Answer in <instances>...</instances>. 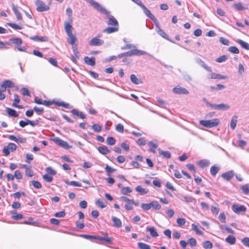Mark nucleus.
<instances>
[{
    "label": "nucleus",
    "mask_w": 249,
    "mask_h": 249,
    "mask_svg": "<svg viewBox=\"0 0 249 249\" xmlns=\"http://www.w3.org/2000/svg\"><path fill=\"white\" fill-rule=\"evenodd\" d=\"M134 3L137 4L138 5L140 6L143 11L144 13L151 20H152L155 23L158 24V20L155 18V17L151 14V12L149 10H148L144 5L142 2V1L140 0H131Z\"/></svg>",
    "instance_id": "nucleus-1"
},
{
    "label": "nucleus",
    "mask_w": 249,
    "mask_h": 249,
    "mask_svg": "<svg viewBox=\"0 0 249 249\" xmlns=\"http://www.w3.org/2000/svg\"><path fill=\"white\" fill-rule=\"evenodd\" d=\"M219 122L218 119H214L209 120H200L199 124L206 127L212 128L218 125Z\"/></svg>",
    "instance_id": "nucleus-2"
},
{
    "label": "nucleus",
    "mask_w": 249,
    "mask_h": 249,
    "mask_svg": "<svg viewBox=\"0 0 249 249\" xmlns=\"http://www.w3.org/2000/svg\"><path fill=\"white\" fill-rule=\"evenodd\" d=\"M209 106L213 109L219 110H227L230 108L229 105L223 103L220 104H209Z\"/></svg>",
    "instance_id": "nucleus-3"
},
{
    "label": "nucleus",
    "mask_w": 249,
    "mask_h": 249,
    "mask_svg": "<svg viewBox=\"0 0 249 249\" xmlns=\"http://www.w3.org/2000/svg\"><path fill=\"white\" fill-rule=\"evenodd\" d=\"M100 37L101 35H98L91 39L89 42V45L96 46L102 45L104 43V41L100 39Z\"/></svg>",
    "instance_id": "nucleus-4"
},
{
    "label": "nucleus",
    "mask_w": 249,
    "mask_h": 249,
    "mask_svg": "<svg viewBox=\"0 0 249 249\" xmlns=\"http://www.w3.org/2000/svg\"><path fill=\"white\" fill-rule=\"evenodd\" d=\"M37 6L36 10L39 12L46 11L49 9V6L40 0H37L36 2Z\"/></svg>",
    "instance_id": "nucleus-5"
},
{
    "label": "nucleus",
    "mask_w": 249,
    "mask_h": 249,
    "mask_svg": "<svg viewBox=\"0 0 249 249\" xmlns=\"http://www.w3.org/2000/svg\"><path fill=\"white\" fill-rule=\"evenodd\" d=\"M172 91L174 93L177 94H188L189 91L185 88L181 87H176L173 89Z\"/></svg>",
    "instance_id": "nucleus-6"
},
{
    "label": "nucleus",
    "mask_w": 249,
    "mask_h": 249,
    "mask_svg": "<svg viewBox=\"0 0 249 249\" xmlns=\"http://www.w3.org/2000/svg\"><path fill=\"white\" fill-rule=\"evenodd\" d=\"M52 141L56 144L64 148H68L69 147V144L65 141L59 139V138H54Z\"/></svg>",
    "instance_id": "nucleus-7"
},
{
    "label": "nucleus",
    "mask_w": 249,
    "mask_h": 249,
    "mask_svg": "<svg viewBox=\"0 0 249 249\" xmlns=\"http://www.w3.org/2000/svg\"><path fill=\"white\" fill-rule=\"evenodd\" d=\"M12 9L18 20L21 21L22 20V17L21 13L19 12V8L18 6L12 3L11 5Z\"/></svg>",
    "instance_id": "nucleus-8"
},
{
    "label": "nucleus",
    "mask_w": 249,
    "mask_h": 249,
    "mask_svg": "<svg viewBox=\"0 0 249 249\" xmlns=\"http://www.w3.org/2000/svg\"><path fill=\"white\" fill-rule=\"evenodd\" d=\"M232 209L235 213H240L241 212H245L246 211V208L243 205H239L238 204H233Z\"/></svg>",
    "instance_id": "nucleus-9"
},
{
    "label": "nucleus",
    "mask_w": 249,
    "mask_h": 249,
    "mask_svg": "<svg viewBox=\"0 0 249 249\" xmlns=\"http://www.w3.org/2000/svg\"><path fill=\"white\" fill-rule=\"evenodd\" d=\"M107 23L108 25H112L114 26H118V21L115 19V18L110 15V13L109 15H107Z\"/></svg>",
    "instance_id": "nucleus-10"
},
{
    "label": "nucleus",
    "mask_w": 249,
    "mask_h": 249,
    "mask_svg": "<svg viewBox=\"0 0 249 249\" xmlns=\"http://www.w3.org/2000/svg\"><path fill=\"white\" fill-rule=\"evenodd\" d=\"M8 138L9 140L11 141H15L16 142L20 143H25L26 142V138H22V137H18L17 138L14 135H9L8 136Z\"/></svg>",
    "instance_id": "nucleus-11"
},
{
    "label": "nucleus",
    "mask_w": 249,
    "mask_h": 249,
    "mask_svg": "<svg viewBox=\"0 0 249 249\" xmlns=\"http://www.w3.org/2000/svg\"><path fill=\"white\" fill-rule=\"evenodd\" d=\"M93 7L96 9L99 12L103 13L106 15H109V12L107 11L104 7H103L100 3L96 2Z\"/></svg>",
    "instance_id": "nucleus-12"
},
{
    "label": "nucleus",
    "mask_w": 249,
    "mask_h": 249,
    "mask_svg": "<svg viewBox=\"0 0 249 249\" xmlns=\"http://www.w3.org/2000/svg\"><path fill=\"white\" fill-rule=\"evenodd\" d=\"M234 172L232 170H231L223 173L221 177L226 180H230L234 177Z\"/></svg>",
    "instance_id": "nucleus-13"
},
{
    "label": "nucleus",
    "mask_w": 249,
    "mask_h": 249,
    "mask_svg": "<svg viewBox=\"0 0 249 249\" xmlns=\"http://www.w3.org/2000/svg\"><path fill=\"white\" fill-rule=\"evenodd\" d=\"M102 234L105 235V236L100 237L98 236H95V239L99 240L100 241H105L109 243L111 242L112 239L110 237H108L107 234V233L102 232Z\"/></svg>",
    "instance_id": "nucleus-14"
},
{
    "label": "nucleus",
    "mask_w": 249,
    "mask_h": 249,
    "mask_svg": "<svg viewBox=\"0 0 249 249\" xmlns=\"http://www.w3.org/2000/svg\"><path fill=\"white\" fill-rule=\"evenodd\" d=\"M196 63L203 67L204 69L208 71H212V69L211 67H209L207 64L205 63V62L202 61L200 58H197L196 60Z\"/></svg>",
    "instance_id": "nucleus-15"
},
{
    "label": "nucleus",
    "mask_w": 249,
    "mask_h": 249,
    "mask_svg": "<svg viewBox=\"0 0 249 249\" xmlns=\"http://www.w3.org/2000/svg\"><path fill=\"white\" fill-rule=\"evenodd\" d=\"M232 7L236 11L245 10L248 9V7L246 6H244L240 2L233 4Z\"/></svg>",
    "instance_id": "nucleus-16"
},
{
    "label": "nucleus",
    "mask_w": 249,
    "mask_h": 249,
    "mask_svg": "<svg viewBox=\"0 0 249 249\" xmlns=\"http://www.w3.org/2000/svg\"><path fill=\"white\" fill-rule=\"evenodd\" d=\"M64 28L67 35H70V34H72V30L73 28L69 23L65 22Z\"/></svg>",
    "instance_id": "nucleus-17"
},
{
    "label": "nucleus",
    "mask_w": 249,
    "mask_h": 249,
    "mask_svg": "<svg viewBox=\"0 0 249 249\" xmlns=\"http://www.w3.org/2000/svg\"><path fill=\"white\" fill-rule=\"evenodd\" d=\"M119 30L118 26H114V27H108L105 29L103 31L104 33H106L107 34H111L114 32H117Z\"/></svg>",
    "instance_id": "nucleus-18"
},
{
    "label": "nucleus",
    "mask_w": 249,
    "mask_h": 249,
    "mask_svg": "<svg viewBox=\"0 0 249 249\" xmlns=\"http://www.w3.org/2000/svg\"><path fill=\"white\" fill-rule=\"evenodd\" d=\"M155 24L157 27V33L164 38L168 39V36L162 29H161L160 28L159 25V22L158 21V24L157 23H155Z\"/></svg>",
    "instance_id": "nucleus-19"
},
{
    "label": "nucleus",
    "mask_w": 249,
    "mask_h": 249,
    "mask_svg": "<svg viewBox=\"0 0 249 249\" xmlns=\"http://www.w3.org/2000/svg\"><path fill=\"white\" fill-rule=\"evenodd\" d=\"M210 78L211 79H226L228 76L222 75L218 73H212L210 74Z\"/></svg>",
    "instance_id": "nucleus-20"
},
{
    "label": "nucleus",
    "mask_w": 249,
    "mask_h": 249,
    "mask_svg": "<svg viewBox=\"0 0 249 249\" xmlns=\"http://www.w3.org/2000/svg\"><path fill=\"white\" fill-rule=\"evenodd\" d=\"M210 164V161L207 160H202L197 162V164L201 168H204L208 166Z\"/></svg>",
    "instance_id": "nucleus-21"
},
{
    "label": "nucleus",
    "mask_w": 249,
    "mask_h": 249,
    "mask_svg": "<svg viewBox=\"0 0 249 249\" xmlns=\"http://www.w3.org/2000/svg\"><path fill=\"white\" fill-rule=\"evenodd\" d=\"M84 61L86 63L91 66H93L95 64V60L94 57L89 58L88 56H85L84 57Z\"/></svg>",
    "instance_id": "nucleus-22"
},
{
    "label": "nucleus",
    "mask_w": 249,
    "mask_h": 249,
    "mask_svg": "<svg viewBox=\"0 0 249 249\" xmlns=\"http://www.w3.org/2000/svg\"><path fill=\"white\" fill-rule=\"evenodd\" d=\"M112 220L113 222L114 226L117 228H120L122 226V222L118 218L115 216H112Z\"/></svg>",
    "instance_id": "nucleus-23"
},
{
    "label": "nucleus",
    "mask_w": 249,
    "mask_h": 249,
    "mask_svg": "<svg viewBox=\"0 0 249 249\" xmlns=\"http://www.w3.org/2000/svg\"><path fill=\"white\" fill-rule=\"evenodd\" d=\"M98 150L99 152L103 155H107L110 153V150L106 146H99Z\"/></svg>",
    "instance_id": "nucleus-24"
},
{
    "label": "nucleus",
    "mask_w": 249,
    "mask_h": 249,
    "mask_svg": "<svg viewBox=\"0 0 249 249\" xmlns=\"http://www.w3.org/2000/svg\"><path fill=\"white\" fill-rule=\"evenodd\" d=\"M130 80L133 84L136 85H138L142 83V81L138 78L137 76L134 74L130 75Z\"/></svg>",
    "instance_id": "nucleus-25"
},
{
    "label": "nucleus",
    "mask_w": 249,
    "mask_h": 249,
    "mask_svg": "<svg viewBox=\"0 0 249 249\" xmlns=\"http://www.w3.org/2000/svg\"><path fill=\"white\" fill-rule=\"evenodd\" d=\"M68 38L67 39V42L71 45H73L75 41L76 40V38L73 34H70L68 35Z\"/></svg>",
    "instance_id": "nucleus-26"
},
{
    "label": "nucleus",
    "mask_w": 249,
    "mask_h": 249,
    "mask_svg": "<svg viewBox=\"0 0 249 249\" xmlns=\"http://www.w3.org/2000/svg\"><path fill=\"white\" fill-rule=\"evenodd\" d=\"M146 231L150 232V235L153 237L159 236L158 232L154 227H147Z\"/></svg>",
    "instance_id": "nucleus-27"
},
{
    "label": "nucleus",
    "mask_w": 249,
    "mask_h": 249,
    "mask_svg": "<svg viewBox=\"0 0 249 249\" xmlns=\"http://www.w3.org/2000/svg\"><path fill=\"white\" fill-rule=\"evenodd\" d=\"M6 110H7V112L8 114L10 116L17 117L18 116V115L16 111L14 109L7 107Z\"/></svg>",
    "instance_id": "nucleus-28"
},
{
    "label": "nucleus",
    "mask_w": 249,
    "mask_h": 249,
    "mask_svg": "<svg viewBox=\"0 0 249 249\" xmlns=\"http://www.w3.org/2000/svg\"><path fill=\"white\" fill-rule=\"evenodd\" d=\"M225 241L230 244L231 245H233L235 244L236 242V238L234 236L232 235H229L225 239Z\"/></svg>",
    "instance_id": "nucleus-29"
},
{
    "label": "nucleus",
    "mask_w": 249,
    "mask_h": 249,
    "mask_svg": "<svg viewBox=\"0 0 249 249\" xmlns=\"http://www.w3.org/2000/svg\"><path fill=\"white\" fill-rule=\"evenodd\" d=\"M71 112L73 114V115H76L77 116H78L79 117H80V118L81 119H84L85 118V114L82 112H79L76 109H73L71 110Z\"/></svg>",
    "instance_id": "nucleus-30"
},
{
    "label": "nucleus",
    "mask_w": 249,
    "mask_h": 249,
    "mask_svg": "<svg viewBox=\"0 0 249 249\" xmlns=\"http://www.w3.org/2000/svg\"><path fill=\"white\" fill-rule=\"evenodd\" d=\"M237 122V117L235 116H233L230 124V127L232 130H234L235 128Z\"/></svg>",
    "instance_id": "nucleus-31"
},
{
    "label": "nucleus",
    "mask_w": 249,
    "mask_h": 249,
    "mask_svg": "<svg viewBox=\"0 0 249 249\" xmlns=\"http://www.w3.org/2000/svg\"><path fill=\"white\" fill-rule=\"evenodd\" d=\"M31 39L36 41H46L47 40V37L46 36H35L31 37Z\"/></svg>",
    "instance_id": "nucleus-32"
},
{
    "label": "nucleus",
    "mask_w": 249,
    "mask_h": 249,
    "mask_svg": "<svg viewBox=\"0 0 249 249\" xmlns=\"http://www.w3.org/2000/svg\"><path fill=\"white\" fill-rule=\"evenodd\" d=\"M22 40L19 38H13L9 39V43L12 42L17 45L19 46L22 43Z\"/></svg>",
    "instance_id": "nucleus-33"
},
{
    "label": "nucleus",
    "mask_w": 249,
    "mask_h": 249,
    "mask_svg": "<svg viewBox=\"0 0 249 249\" xmlns=\"http://www.w3.org/2000/svg\"><path fill=\"white\" fill-rule=\"evenodd\" d=\"M158 151L159 154L163 156L164 158L169 159L171 157V154L168 151H163L160 149H159Z\"/></svg>",
    "instance_id": "nucleus-34"
},
{
    "label": "nucleus",
    "mask_w": 249,
    "mask_h": 249,
    "mask_svg": "<svg viewBox=\"0 0 249 249\" xmlns=\"http://www.w3.org/2000/svg\"><path fill=\"white\" fill-rule=\"evenodd\" d=\"M220 168L216 166H213L210 169V172L212 175L213 177L215 176L217 172L219 171Z\"/></svg>",
    "instance_id": "nucleus-35"
},
{
    "label": "nucleus",
    "mask_w": 249,
    "mask_h": 249,
    "mask_svg": "<svg viewBox=\"0 0 249 249\" xmlns=\"http://www.w3.org/2000/svg\"><path fill=\"white\" fill-rule=\"evenodd\" d=\"M136 190L137 192L140 193L141 195H144L148 193V190L139 185L136 187Z\"/></svg>",
    "instance_id": "nucleus-36"
},
{
    "label": "nucleus",
    "mask_w": 249,
    "mask_h": 249,
    "mask_svg": "<svg viewBox=\"0 0 249 249\" xmlns=\"http://www.w3.org/2000/svg\"><path fill=\"white\" fill-rule=\"evenodd\" d=\"M132 52L133 55H142L147 54L146 52L137 49L132 50Z\"/></svg>",
    "instance_id": "nucleus-37"
},
{
    "label": "nucleus",
    "mask_w": 249,
    "mask_h": 249,
    "mask_svg": "<svg viewBox=\"0 0 249 249\" xmlns=\"http://www.w3.org/2000/svg\"><path fill=\"white\" fill-rule=\"evenodd\" d=\"M237 42L243 48H244L245 49H246L247 50H249V43H248L241 39H238Z\"/></svg>",
    "instance_id": "nucleus-38"
},
{
    "label": "nucleus",
    "mask_w": 249,
    "mask_h": 249,
    "mask_svg": "<svg viewBox=\"0 0 249 249\" xmlns=\"http://www.w3.org/2000/svg\"><path fill=\"white\" fill-rule=\"evenodd\" d=\"M151 207L155 210H160L161 208L160 205L157 201H152L150 202Z\"/></svg>",
    "instance_id": "nucleus-39"
},
{
    "label": "nucleus",
    "mask_w": 249,
    "mask_h": 249,
    "mask_svg": "<svg viewBox=\"0 0 249 249\" xmlns=\"http://www.w3.org/2000/svg\"><path fill=\"white\" fill-rule=\"evenodd\" d=\"M192 229L196 231V233L198 235H202L203 232L200 230L199 227L195 224H192Z\"/></svg>",
    "instance_id": "nucleus-40"
},
{
    "label": "nucleus",
    "mask_w": 249,
    "mask_h": 249,
    "mask_svg": "<svg viewBox=\"0 0 249 249\" xmlns=\"http://www.w3.org/2000/svg\"><path fill=\"white\" fill-rule=\"evenodd\" d=\"M132 190L129 187H122L121 189V193L123 195H127L128 193H131Z\"/></svg>",
    "instance_id": "nucleus-41"
},
{
    "label": "nucleus",
    "mask_w": 249,
    "mask_h": 249,
    "mask_svg": "<svg viewBox=\"0 0 249 249\" xmlns=\"http://www.w3.org/2000/svg\"><path fill=\"white\" fill-rule=\"evenodd\" d=\"M102 126L99 124H96L92 126V129L96 132H100L102 130Z\"/></svg>",
    "instance_id": "nucleus-42"
},
{
    "label": "nucleus",
    "mask_w": 249,
    "mask_h": 249,
    "mask_svg": "<svg viewBox=\"0 0 249 249\" xmlns=\"http://www.w3.org/2000/svg\"><path fill=\"white\" fill-rule=\"evenodd\" d=\"M107 202L105 201H103L101 199H98L96 204L101 208H104L107 206Z\"/></svg>",
    "instance_id": "nucleus-43"
},
{
    "label": "nucleus",
    "mask_w": 249,
    "mask_h": 249,
    "mask_svg": "<svg viewBox=\"0 0 249 249\" xmlns=\"http://www.w3.org/2000/svg\"><path fill=\"white\" fill-rule=\"evenodd\" d=\"M7 147L10 152H12L16 150L17 146L15 143L11 142L8 144Z\"/></svg>",
    "instance_id": "nucleus-44"
},
{
    "label": "nucleus",
    "mask_w": 249,
    "mask_h": 249,
    "mask_svg": "<svg viewBox=\"0 0 249 249\" xmlns=\"http://www.w3.org/2000/svg\"><path fill=\"white\" fill-rule=\"evenodd\" d=\"M138 246L141 249H151L149 245L143 243L139 242L138 243Z\"/></svg>",
    "instance_id": "nucleus-45"
},
{
    "label": "nucleus",
    "mask_w": 249,
    "mask_h": 249,
    "mask_svg": "<svg viewBox=\"0 0 249 249\" xmlns=\"http://www.w3.org/2000/svg\"><path fill=\"white\" fill-rule=\"evenodd\" d=\"M203 246L205 249H212L213 248V244L209 241H206L203 243Z\"/></svg>",
    "instance_id": "nucleus-46"
},
{
    "label": "nucleus",
    "mask_w": 249,
    "mask_h": 249,
    "mask_svg": "<svg viewBox=\"0 0 249 249\" xmlns=\"http://www.w3.org/2000/svg\"><path fill=\"white\" fill-rule=\"evenodd\" d=\"M107 142L109 145H113L115 144L116 140L114 138L112 137H109L107 139Z\"/></svg>",
    "instance_id": "nucleus-47"
},
{
    "label": "nucleus",
    "mask_w": 249,
    "mask_h": 249,
    "mask_svg": "<svg viewBox=\"0 0 249 249\" xmlns=\"http://www.w3.org/2000/svg\"><path fill=\"white\" fill-rule=\"evenodd\" d=\"M185 222L186 220L184 218H178L177 220V223L178 226L179 227H182V226H183L185 224Z\"/></svg>",
    "instance_id": "nucleus-48"
},
{
    "label": "nucleus",
    "mask_w": 249,
    "mask_h": 249,
    "mask_svg": "<svg viewBox=\"0 0 249 249\" xmlns=\"http://www.w3.org/2000/svg\"><path fill=\"white\" fill-rule=\"evenodd\" d=\"M31 183L34 187L36 189H40L42 187L41 183L36 180H32Z\"/></svg>",
    "instance_id": "nucleus-49"
},
{
    "label": "nucleus",
    "mask_w": 249,
    "mask_h": 249,
    "mask_svg": "<svg viewBox=\"0 0 249 249\" xmlns=\"http://www.w3.org/2000/svg\"><path fill=\"white\" fill-rule=\"evenodd\" d=\"M142 208L144 211H148L150 210L151 208V206L150 203H142L141 204Z\"/></svg>",
    "instance_id": "nucleus-50"
},
{
    "label": "nucleus",
    "mask_w": 249,
    "mask_h": 249,
    "mask_svg": "<svg viewBox=\"0 0 249 249\" xmlns=\"http://www.w3.org/2000/svg\"><path fill=\"white\" fill-rule=\"evenodd\" d=\"M229 51L232 53L238 54L239 53L238 49L235 46H231L229 48Z\"/></svg>",
    "instance_id": "nucleus-51"
},
{
    "label": "nucleus",
    "mask_w": 249,
    "mask_h": 249,
    "mask_svg": "<svg viewBox=\"0 0 249 249\" xmlns=\"http://www.w3.org/2000/svg\"><path fill=\"white\" fill-rule=\"evenodd\" d=\"M7 24L14 29L20 30L22 28L21 26L15 23H7Z\"/></svg>",
    "instance_id": "nucleus-52"
},
{
    "label": "nucleus",
    "mask_w": 249,
    "mask_h": 249,
    "mask_svg": "<svg viewBox=\"0 0 249 249\" xmlns=\"http://www.w3.org/2000/svg\"><path fill=\"white\" fill-rule=\"evenodd\" d=\"M14 103L13 104V106L15 107H19L16 104L19 103L20 99L18 96L17 94H15L14 96Z\"/></svg>",
    "instance_id": "nucleus-53"
},
{
    "label": "nucleus",
    "mask_w": 249,
    "mask_h": 249,
    "mask_svg": "<svg viewBox=\"0 0 249 249\" xmlns=\"http://www.w3.org/2000/svg\"><path fill=\"white\" fill-rule=\"evenodd\" d=\"M14 178L18 179H21L22 178L21 173L19 170H16L14 173Z\"/></svg>",
    "instance_id": "nucleus-54"
},
{
    "label": "nucleus",
    "mask_w": 249,
    "mask_h": 249,
    "mask_svg": "<svg viewBox=\"0 0 249 249\" xmlns=\"http://www.w3.org/2000/svg\"><path fill=\"white\" fill-rule=\"evenodd\" d=\"M228 59V57L227 55H223L221 56L220 57L217 58L216 59V61L218 63H222L223 62L225 61Z\"/></svg>",
    "instance_id": "nucleus-55"
},
{
    "label": "nucleus",
    "mask_w": 249,
    "mask_h": 249,
    "mask_svg": "<svg viewBox=\"0 0 249 249\" xmlns=\"http://www.w3.org/2000/svg\"><path fill=\"white\" fill-rule=\"evenodd\" d=\"M134 203V202L133 200H131V201H129L128 202H127L125 205V208L127 210H131L133 209V206L132 204Z\"/></svg>",
    "instance_id": "nucleus-56"
},
{
    "label": "nucleus",
    "mask_w": 249,
    "mask_h": 249,
    "mask_svg": "<svg viewBox=\"0 0 249 249\" xmlns=\"http://www.w3.org/2000/svg\"><path fill=\"white\" fill-rule=\"evenodd\" d=\"M241 189L244 194H247L249 193V184H247L242 186Z\"/></svg>",
    "instance_id": "nucleus-57"
},
{
    "label": "nucleus",
    "mask_w": 249,
    "mask_h": 249,
    "mask_svg": "<svg viewBox=\"0 0 249 249\" xmlns=\"http://www.w3.org/2000/svg\"><path fill=\"white\" fill-rule=\"evenodd\" d=\"M218 219L222 223H225L226 219L225 213H221L218 216Z\"/></svg>",
    "instance_id": "nucleus-58"
},
{
    "label": "nucleus",
    "mask_w": 249,
    "mask_h": 249,
    "mask_svg": "<svg viewBox=\"0 0 249 249\" xmlns=\"http://www.w3.org/2000/svg\"><path fill=\"white\" fill-rule=\"evenodd\" d=\"M211 211L212 213L214 214H217L219 212V208L218 207H215L214 206H211Z\"/></svg>",
    "instance_id": "nucleus-59"
},
{
    "label": "nucleus",
    "mask_w": 249,
    "mask_h": 249,
    "mask_svg": "<svg viewBox=\"0 0 249 249\" xmlns=\"http://www.w3.org/2000/svg\"><path fill=\"white\" fill-rule=\"evenodd\" d=\"M116 130L120 133H123L124 130V126L121 124H119L116 126Z\"/></svg>",
    "instance_id": "nucleus-60"
},
{
    "label": "nucleus",
    "mask_w": 249,
    "mask_h": 249,
    "mask_svg": "<svg viewBox=\"0 0 249 249\" xmlns=\"http://www.w3.org/2000/svg\"><path fill=\"white\" fill-rule=\"evenodd\" d=\"M21 91L22 92V95H26L28 96H30V93L28 89L26 88H22L21 89Z\"/></svg>",
    "instance_id": "nucleus-61"
},
{
    "label": "nucleus",
    "mask_w": 249,
    "mask_h": 249,
    "mask_svg": "<svg viewBox=\"0 0 249 249\" xmlns=\"http://www.w3.org/2000/svg\"><path fill=\"white\" fill-rule=\"evenodd\" d=\"M43 178L46 181L48 182H51L53 181V178L52 177L48 175V174H45L43 176Z\"/></svg>",
    "instance_id": "nucleus-62"
},
{
    "label": "nucleus",
    "mask_w": 249,
    "mask_h": 249,
    "mask_svg": "<svg viewBox=\"0 0 249 249\" xmlns=\"http://www.w3.org/2000/svg\"><path fill=\"white\" fill-rule=\"evenodd\" d=\"M220 42L225 45H229L230 44V41L228 39L225 38L223 37H221L219 39Z\"/></svg>",
    "instance_id": "nucleus-63"
},
{
    "label": "nucleus",
    "mask_w": 249,
    "mask_h": 249,
    "mask_svg": "<svg viewBox=\"0 0 249 249\" xmlns=\"http://www.w3.org/2000/svg\"><path fill=\"white\" fill-rule=\"evenodd\" d=\"M242 243L243 244L247 247H249V238L245 237L242 240Z\"/></svg>",
    "instance_id": "nucleus-64"
}]
</instances>
